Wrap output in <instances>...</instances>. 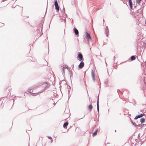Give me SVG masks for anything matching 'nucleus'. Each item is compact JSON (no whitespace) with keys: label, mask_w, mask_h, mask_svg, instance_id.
Wrapping results in <instances>:
<instances>
[{"label":"nucleus","mask_w":146,"mask_h":146,"mask_svg":"<svg viewBox=\"0 0 146 146\" xmlns=\"http://www.w3.org/2000/svg\"><path fill=\"white\" fill-rule=\"evenodd\" d=\"M141 65L142 66H143V73L142 74V77H141V80H142L144 82V85L145 86L146 85V83L145 81V74L144 73L145 72V68L146 67V63H145L144 62L142 63L141 64Z\"/></svg>","instance_id":"nucleus-2"},{"label":"nucleus","mask_w":146,"mask_h":146,"mask_svg":"<svg viewBox=\"0 0 146 146\" xmlns=\"http://www.w3.org/2000/svg\"><path fill=\"white\" fill-rule=\"evenodd\" d=\"M146 125L143 123L139 124L137 125V126L138 127H141V128L142 127H143L144 126H146Z\"/></svg>","instance_id":"nucleus-19"},{"label":"nucleus","mask_w":146,"mask_h":146,"mask_svg":"<svg viewBox=\"0 0 146 146\" xmlns=\"http://www.w3.org/2000/svg\"><path fill=\"white\" fill-rule=\"evenodd\" d=\"M84 62L82 61L78 65V67L79 68H81L84 66Z\"/></svg>","instance_id":"nucleus-12"},{"label":"nucleus","mask_w":146,"mask_h":146,"mask_svg":"<svg viewBox=\"0 0 146 146\" xmlns=\"http://www.w3.org/2000/svg\"><path fill=\"white\" fill-rule=\"evenodd\" d=\"M109 30L108 27L107 26L106 27L105 29V34L106 35L107 37L109 35Z\"/></svg>","instance_id":"nucleus-9"},{"label":"nucleus","mask_w":146,"mask_h":146,"mask_svg":"<svg viewBox=\"0 0 146 146\" xmlns=\"http://www.w3.org/2000/svg\"><path fill=\"white\" fill-rule=\"evenodd\" d=\"M141 44L143 46H145L146 45V43L144 42H142V44Z\"/></svg>","instance_id":"nucleus-35"},{"label":"nucleus","mask_w":146,"mask_h":146,"mask_svg":"<svg viewBox=\"0 0 146 146\" xmlns=\"http://www.w3.org/2000/svg\"><path fill=\"white\" fill-rule=\"evenodd\" d=\"M100 56L102 57V55H101V54L100 53Z\"/></svg>","instance_id":"nucleus-57"},{"label":"nucleus","mask_w":146,"mask_h":146,"mask_svg":"<svg viewBox=\"0 0 146 146\" xmlns=\"http://www.w3.org/2000/svg\"><path fill=\"white\" fill-rule=\"evenodd\" d=\"M68 124V122H65L63 125V127L64 129H66L67 128V126Z\"/></svg>","instance_id":"nucleus-16"},{"label":"nucleus","mask_w":146,"mask_h":146,"mask_svg":"<svg viewBox=\"0 0 146 146\" xmlns=\"http://www.w3.org/2000/svg\"><path fill=\"white\" fill-rule=\"evenodd\" d=\"M93 108V106L92 105H90L88 106V108L90 111L92 110Z\"/></svg>","instance_id":"nucleus-21"},{"label":"nucleus","mask_w":146,"mask_h":146,"mask_svg":"<svg viewBox=\"0 0 146 146\" xmlns=\"http://www.w3.org/2000/svg\"><path fill=\"white\" fill-rule=\"evenodd\" d=\"M141 0H136V3L137 4H139Z\"/></svg>","instance_id":"nucleus-27"},{"label":"nucleus","mask_w":146,"mask_h":146,"mask_svg":"<svg viewBox=\"0 0 146 146\" xmlns=\"http://www.w3.org/2000/svg\"><path fill=\"white\" fill-rule=\"evenodd\" d=\"M54 15H54L52 16V17L50 21V24H49V26H50V23H51V21L52 20V18H53V16H54Z\"/></svg>","instance_id":"nucleus-39"},{"label":"nucleus","mask_w":146,"mask_h":146,"mask_svg":"<svg viewBox=\"0 0 146 146\" xmlns=\"http://www.w3.org/2000/svg\"><path fill=\"white\" fill-rule=\"evenodd\" d=\"M141 117L140 114L136 115L134 118L135 120H137L138 119Z\"/></svg>","instance_id":"nucleus-20"},{"label":"nucleus","mask_w":146,"mask_h":146,"mask_svg":"<svg viewBox=\"0 0 146 146\" xmlns=\"http://www.w3.org/2000/svg\"><path fill=\"white\" fill-rule=\"evenodd\" d=\"M144 110H141V112H144Z\"/></svg>","instance_id":"nucleus-47"},{"label":"nucleus","mask_w":146,"mask_h":146,"mask_svg":"<svg viewBox=\"0 0 146 146\" xmlns=\"http://www.w3.org/2000/svg\"><path fill=\"white\" fill-rule=\"evenodd\" d=\"M63 7V13H62L63 16L62 17H60V20L61 21H64L65 25L66 21V17L67 16V15L65 13V10L64 6Z\"/></svg>","instance_id":"nucleus-3"},{"label":"nucleus","mask_w":146,"mask_h":146,"mask_svg":"<svg viewBox=\"0 0 146 146\" xmlns=\"http://www.w3.org/2000/svg\"><path fill=\"white\" fill-rule=\"evenodd\" d=\"M100 90H99L100 92ZM100 94V92H99L98 97L97 98V110L98 111V117H99V95Z\"/></svg>","instance_id":"nucleus-4"},{"label":"nucleus","mask_w":146,"mask_h":146,"mask_svg":"<svg viewBox=\"0 0 146 146\" xmlns=\"http://www.w3.org/2000/svg\"><path fill=\"white\" fill-rule=\"evenodd\" d=\"M105 61L106 64V65L107 66V63H106V60H105Z\"/></svg>","instance_id":"nucleus-49"},{"label":"nucleus","mask_w":146,"mask_h":146,"mask_svg":"<svg viewBox=\"0 0 146 146\" xmlns=\"http://www.w3.org/2000/svg\"><path fill=\"white\" fill-rule=\"evenodd\" d=\"M54 4L55 6L58 5L57 0H55L54 1Z\"/></svg>","instance_id":"nucleus-24"},{"label":"nucleus","mask_w":146,"mask_h":146,"mask_svg":"<svg viewBox=\"0 0 146 146\" xmlns=\"http://www.w3.org/2000/svg\"><path fill=\"white\" fill-rule=\"evenodd\" d=\"M5 1V0H2V2H4V1Z\"/></svg>","instance_id":"nucleus-54"},{"label":"nucleus","mask_w":146,"mask_h":146,"mask_svg":"<svg viewBox=\"0 0 146 146\" xmlns=\"http://www.w3.org/2000/svg\"><path fill=\"white\" fill-rule=\"evenodd\" d=\"M47 5H48V1L47 2V6H46V9L47 8Z\"/></svg>","instance_id":"nucleus-53"},{"label":"nucleus","mask_w":146,"mask_h":146,"mask_svg":"<svg viewBox=\"0 0 146 146\" xmlns=\"http://www.w3.org/2000/svg\"><path fill=\"white\" fill-rule=\"evenodd\" d=\"M128 2L129 3H132V0H128Z\"/></svg>","instance_id":"nucleus-38"},{"label":"nucleus","mask_w":146,"mask_h":146,"mask_svg":"<svg viewBox=\"0 0 146 146\" xmlns=\"http://www.w3.org/2000/svg\"><path fill=\"white\" fill-rule=\"evenodd\" d=\"M131 58L132 61H133L135 59L136 57L135 56L133 55L131 57Z\"/></svg>","instance_id":"nucleus-22"},{"label":"nucleus","mask_w":146,"mask_h":146,"mask_svg":"<svg viewBox=\"0 0 146 146\" xmlns=\"http://www.w3.org/2000/svg\"><path fill=\"white\" fill-rule=\"evenodd\" d=\"M48 138L50 140H52V138L51 136H48Z\"/></svg>","instance_id":"nucleus-34"},{"label":"nucleus","mask_w":146,"mask_h":146,"mask_svg":"<svg viewBox=\"0 0 146 146\" xmlns=\"http://www.w3.org/2000/svg\"><path fill=\"white\" fill-rule=\"evenodd\" d=\"M98 129H97L95 131L94 133H92V136L93 137L95 136H96L97 135L98 131Z\"/></svg>","instance_id":"nucleus-15"},{"label":"nucleus","mask_w":146,"mask_h":146,"mask_svg":"<svg viewBox=\"0 0 146 146\" xmlns=\"http://www.w3.org/2000/svg\"><path fill=\"white\" fill-rule=\"evenodd\" d=\"M133 100L134 102V103H132V102H129V103H132V104H133L134 106H135V105L136 104V101L135 100L133 99Z\"/></svg>","instance_id":"nucleus-26"},{"label":"nucleus","mask_w":146,"mask_h":146,"mask_svg":"<svg viewBox=\"0 0 146 146\" xmlns=\"http://www.w3.org/2000/svg\"><path fill=\"white\" fill-rule=\"evenodd\" d=\"M62 71L63 72V75L64 76L65 75V69L62 68Z\"/></svg>","instance_id":"nucleus-30"},{"label":"nucleus","mask_w":146,"mask_h":146,"mask_svg":"<svg viewBox=\"0 0 146 146\" xmlns=\"http://www.w3.org/2000/svg\"><path fill=\"white\" fill-rule=\"evenodd\" d=\"M143 10V9H141L140 8L136 11V13H139L141 14H142Z\"/></svg>","instance_id":"nucleus-17"},{"label":"nucleus","mask_w":146,"mask_h":146,"mask_svg":"<svg viewBox=\"0 0 146 146\" xmlns=\"http://www.w3.org/2000/svg\"><path fill=\"white\" fill-rule=\"evenodd\" d=\"M144 88H145L144 87H143V88H142V89H144Z\"/></svg>","instance_id":"nucleus-52"},{"label":"nucleus","mask_w":146,"mask_h":146,"mask_svg":"<svg viewBox=\"0 0 146 146\" xmlns=\"http://www.w3.org/2000/svg\"><path fill=\"white\" fill-rule=\"evenodd\" d=\"M115 131L116 132V130H115Z\"/></svg>","instance_id":"nucleus-62"},{"label":"nucleus","mask_w":146,"mask_h":146,"mask_svg":"<svg viewBox=\"0 0 146 146\" xmlns=\"http://www.w3.org/2000/svg\"><path fill=\"white\" fill-rule=\"evenodd\" d=\"M129 3L130 8L131 9H133V3Z\"/></svg>","instance_id":"nucleus-23"},{"label":"nucleus","mask_w":146,"mask_h":146,"mask_svg":"<svg viewBox=\"0 0 146 146\" xmlns=\"http://www.w3.org/2000/svg\"><path fill=\"white\" fill-rule=\"evenodd\" d=\"M40 30H36L37 33V35L39 36V37L40 36L42 35V31H40Z\"/></svg>","instance_id":"nucleus-11"},{"label":"nucleus","mask_w":146,"mask_h":146,"mask_svg":"<svg viewBox=\"0 0 146 146\" xmlns=\"http://www.w3.org/2000/svg\"><path fill=\"white\" fill-rule=\"evenodd\" d=\"M136 48H137V50H138V46H136Z\"/></svg>","instance_id":"nucleus-51"},{"label":"nucleus","mask_w":146,"mask_h":146,"mask_svg":"<svg viewBox=\"0 0 146 146\" xmlns=\"http://www.w3.org/2000/svg\"><path fill=\"white\" fill-rule=\"evenodd\" d=\"M32 91H33V90L32 89L28 90V92L29 93H32Z\"/></svg>","instance_id":"nucleus-28"},{"label":"nucleus","mask_w":146,"mask_h":146,"mask_svg":"<svg viewBox=\"0 0 146 146\" xmlns=\"http://www.w3.org/2000/svg\"><path fill=\"white\" fill-rule=\"evenodd\" d=\"M142 5V9H143L145 7V3H143V2Z\"/></svg>","instance_id":"nucleus-31"},{"label":"nucleus","mask_w":146,"mask_h":146,"mask_svg":"<svg viewBox=\"0 0 146 146\" xmlns=\"http://www.w3.org/2000/svg\"><path fill=\"white\" fill-rule=\"evenodd\" d=\"M91 74L93 80L95 82L96 80L95 75L93 70H92Z\"/></svg>","instance_id":"nucleus-10"},{"label":"nucleus","mask_w":146,"mask_h":146,"mask_svg":"<svg viewBox=\"0 0 146 146\" xmlns=\"http://www.w3.org/2000/svg\"><path fill=\"white\" fill-rule=\"evenodd\" d=\"M41 66V65H39L38 66V65H36V68H39V67H40V66Z\"/></svg>","instance_id":"nucleus-37"},{"label":"nucleus","mask_w":146,"mask_h":146,"mask_svg":"<svg viewBox=\"0 0 146 146\" xmlns=\"http://www.w3.org/2000/svg\"><path fill=\"white\" fill-rule=\"evenodd\" d=\"M51 140L50 143H52V142L53 141V139H52V140Z\"/></svg>","instance_id":"nucleus-45"},{"label":"nucleus","mask_w":146,"mask_h":146,"mask_svg":"<svg viewBox=\"0 0 146 146\" xmlns=\"http://www.w3.org/2000/svg\"><path fill=\"white\" fill-rule=\"evenodd\" d=\"M104 84L106 85H107L108 84V82L107 81H105L104 82Z\"/></svg>","instance_id":"nucleus-36"},{"label":"nucleus","mask_w":146,"mask_h":146,"mask_svg":"<svg viewBox=\"0 0 146 146\" xmlns=\"http://www.w3.org/2000/svg\"><path fill=\"white\" fill-rule=\"evenodd\" d=\"M29 59L32 61H33V62L35 61L33 59V58L32 57H30V58Z\"/></svg>","instance_id":"nucleus-32"},{"label":"nucleus","mask_w":146,"mask_h":146,"mask_svg":"<svg viewBox=\"0 0 146 146\" xmlns=\"http://www.w3.org/2000/svg\"><path fill=\"white\" fill-rule=\"evenodd\" d=\"M68 68L66 66H64L62 68L65 69H67Z\"/></svg>","instance_id":"nucleus-40"},{"label":"nucleus","mask_w":146,"mask_h":146,"mask_svg":"<svg viewBox=\"0 0 146 146\" xmlns=\"http://www.w3.org/2000/svg\"><path fill=\"white\" fill-rule=\"evenodd\" d=\"M47 64V62L46 61V63L44 64H43V65H46Z\"/></svg>","instance_id":"nucleus-42"},{"label":"nucleus","mask_w":146,"mask_h":146,"mask_svg":"<svg viewBox=\"0 0 146 146\" xmlns=\"http://www.w3.org/2000/svg\"><path fill=\"white\" fill-rule=\"evenodd\" d=\"M43 28V23L42 24V23H39V24L38 25V26H37L36 30H40V29L41 30V31H42V29Z\"/></svg>","instance_id":"nucleus-6"},{"label":"nucleus","mask_w":146,"mask_h":146,"mask_svg":"<svg viewBox=\"0 0 146 146\" xmlns=\"http://www.w3.org/2000/svg\"><path fill=\"white\" fill-rule=\"evenodd\" d=\"M105 44H106V42H105L104 43L103 45H105Z\"/></svg>","instance_id":"nucleus-58"},{"label":"nucleus","mask_w":146,"mask_h":146,"mask_svg":"<svg viewBox=\"0 0 146 146\" xmlns=\"http://www.w3.org/2000/svg\"><path fill=\"white\" fill-rule=\"evenodd\" d=\"M32 129L31 127H30V128H29V130L30 131V130H31Z\"/></svg>","instance_id":"nucleus-50"},{"label":"nucleus","mask_w":146,"mask_h":146,"mask_svg":"<svg viewBox=\"0 0 146 146\" xmlns=\"http://www.w3.org/2000/svg\"><path fill=\"white\" fill-rule=\"evenodd\" d=\"M3 24V25L2 26H4V24Z\"/></svg>","instance_id":"nucleus-63"},{"label":"nucleus","mask_w":146,"mask_h":146,"mask_svg":"<svg viewBox=\"0 0 146 146\" xmlns=\"http://www.w3.org/2000/svg\"><path fill=\"white\" fill-rule=\"evenodd\" d=\"M140 133H139L138 134V137H140Z\"/></svg>","instance_id":"nucleus-44"},{"label":"nucleus","mask_w":146,"mask_h":146,"mask_svg":"<svg viewBox=\"0 0 146 146\" xmlns=\"http://www.w3.org/2000/svg\"><path fill=\"white\" fill-rule=\"evenodd\" d=\"M74 67V65H73V66L72 67V69H73V68Z\"/></svg>","instance_id":"nucleus-56"},{"label":"nucleus","mask_w":146,"mask_h":146,"mask_svg":"<svg viewBox=\"0 0 146 146\" xmlns=\"http://www.w3.org/2000/svg\"><path fill=\"white\" fill-rule=\"evenodd\" d=\"M87 42L89 44V42H90L89 40L90 39H87Z\"/></svg>","instance_id":"nucleus-41"},{"label":"nucleus","mask_w":146,"mask_h":146,"mask_svg":"<svg viewBox=\"0 0 146 146\" xmlns=\"http://www.w3.org/2000/svg\"><path fill=\"white\" fill-rule=\"evenodd\" d=\"M38 85L42 86V87L43 88L40 91L38 92V93H40L44 92L46 89L49 88L50 86V85L48 82H42L39 83L38 84Z\"/></svg>","instance_id":"nucleus-1"},{"label":"nucleus","mask_w":146,"mask_h":146,"mask_svg":"<svg viewBox=\"0 0 146 146\" xmlns=\"http://www.w3.org/2000/svg\"><path fill=\"white\" fill-rule=\"evenodd\" d=\"M130 121L131 122V124L135 127H137V125L136 124V123L134 122H133V121L131 120V119L130 118Z\"/></svg>","instance_id":"nucleus-14"},{"label":"nucleus","mask_w":146,"mask_h":146,"mask_svg":"<svg viewBox=\"0 0 146 146\" xmlns=\"http://www.w3.org/2000/svg\"><path fill=\"white\" fill-rule=\"evenodd\" d=\"M85 115H84V116L82 117V118H81L80 119H79V120L80 119H82L83 118V117H85Z\"/></svg>","instance_id":"nucleus-48"},{"label":"nucleus","mask_w":146,"mask_h":146,"mask_svg":"<svg viewBox=\"0 0 146 146\" xmlns=\"http://www.w3.org/2000/svg\"><path fill=\"white\" fill-rule=\"evenodd\" d=\"M85 37L86 39L91 40L92 38L90 35L87 32H85Z\"/></svg>","instance_id":"nucleus-8"},{"label":"nucleus","mask_w":146,"mask_h":146,"mask_svg":"<svg viewBox=\"0 0 146 146\" xmlns=\"http://www.w3.org/2000/svg\"><path fill=\"white\" fill-rule=\"evenodd\" d=\"M70 89H69V90H68V99L69 98H70V94H69V93H70Z\"/></svg>","instance_id":"nucleus-33"},{"label":"nucleus","mask_w":146,"mask_h":146,"mask_svg":"<svg viewBox=\"0 0 146 146\" xmlns=\"http://www.w3.org/2000/svg\"><path fill=\"white\" fill-rule=\"evenodd\" d=\"M67 88H70V86H67Z\"/></svg>","instance_id":"nucleus-46"},{"label":"nucleus","mask_w":146,"mask_h":146,"mask_svg":"<svg viewBox=\"0 0 146 146\" xmlns=\"http://www.w3.org/2000/svg\"><path fill=\"white\" fill-rule=\"evenodd\" d=\"M73 32L77 37L79 36V31L77 29L74 27L73 29Z\"/></svg>","instance_id":"nucleus-7"},{"label":"nucleus","mask_w":146,"mask_h":146,"mask_svg":"<svg viewBox=\"0 0 146 146\" xmlns=\"http://www.w3.org/2000/svg\"><path fill=\"white\" fill-rule=\"evenodd\" d=\"M83 58V56L82 54L80 52H78L77 56V59L79 61H81L82 60V58Z\"/></svg>","instance_id":"nucleus-5"},{"label":"nucleus","mask_w":146,"mask_h":146,"mask_svg":"<svg viewBox=\"0 0 146 146\" xmlns=\"http://www.w3.org/2000/svg\"><path fill=\"white\" fill-rule=\"evenodd\" d=\"M69 72H70V78L71 81V78L72 77H73V76H72L73 74H72V71H71V72L70 71H69Z\"/></svg>","instance_id":"nucleus-25"},{"label":"nucleus","mask_w":146,"mask_h":146,"mask_svg":"<svg viewBox=\"0 0 146 146\" xmlns=\"http://www.w3.org/2000/svg\"><path fill=\"white\" fill-rule=\"evenodd\" d=\"M55 9H56V12L57 13L59 12L60 10V7L58 5L55 6Z\"/></svg>","instance_id":"nucleus-13"},{"label":"nucleus","mask_w":146,"mask_h":146,"mask_svg":"<svg viewBox=\"0 0 146 146\" xmlns=\"http://www.w3.org/2000/svg\"><path fill=\"white\" fill-rule=\"evenodd\" d=\"M48 51H49V47H48Z\"/></svg>","instance_id":"nucleus-61"},{"label":"nucleus","mask_w":146,"mask_h":146,"mask_svg":"<svg viewBox=\"0 0 146 146\" xmlns=\"http://www.w3.org/2000/svg\"><path fill=\"white\" fill-rule=\"evenodd\" d=\"M21 7L22 8V10H23V7Z\"/></svg>","instance_id":"nucleus-60"},{"label":"nucleus","mask_w":146,"mask_h":146,"mask_svg":"<svg viewBox=\"0 0 146 146\" xmlns=\"http://www.w3.org/2000/svg\"><path fill=\"white\" fill-rule=\"evenodd\" d=\"M113 58H114V60H115V56H114V57H113Z\"/></svg>","instance_id":"nucleus-55"},{"label":"nucleus","mask_w":146,"mask_h":146,"mask_svg":"<svg viewBox=\"0 0 146 146\" xmlns=\"http://www.w3.org/2000/svg\"><path fill=\"white\" fill-rule=\"evenodd\" d=\"M134 8H136V7H137V6L135 5V4H134Z\"/></svg>","instance_id":"nucleus-43"},{"label":"nucleus","mask_w":146,"mask_h":146,"mask_svg":"<svg viewBox=\"0 0 146 146\" xmlns=\"http://www.w3.org/2000/svg\"><path fill=\"white\" fill-rule=\"evenodd\" d=\"M140 115L141 116V117H142L143 116H144L145 115V114L144 113H141L140 114Z\"/></svg>","instance_id":"nucleus-29"},{"label":"nucleus","mask_w":146,"mask_h":146,"mask_svg":"<svg viewBox=\"0 0 146 146\" xmlns=\"http://www.w3.org/2000/svg\"><path fill=\"white\" fill-rule=\"evenodd\" d=\"M145 121V119L143 117L141 118L140 119V122L141 123H144Z\"/></svg>","instance_id":"nucleus-18"},{"label":"nucleus","mask_w":146,"mask_h":146,"mask_svg":"<svg viewBox=\"0 0 146 146\" xmlns=\"http://www.w3.org/2000/svg\"><path fill=\"white\" fill-rule=\"evenodd\" d=\"M17 6H19V5H16V7Z\"/></svg>","instance_id":"nucleus-59"}]
</instances>
